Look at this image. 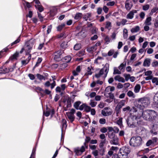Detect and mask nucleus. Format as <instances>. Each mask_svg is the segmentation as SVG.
<instances>
[{"instance_id":"c756f323","label":"nucleus","mask_w":158,"mask_h":158,"mask_svg":"<svg viewBox=\"0 0 158 158\" xmlns=\"http://www.w3.org/2000/svg\"><path fill=\"white\" fill-rule=\"evenodd\" d=\"M19 53L18 52H16L11 57L10 59L12 60H17V58L19 56Z\"/></svg>"},{"instance_id":"8fccbe9b","label":"nucleus","mask_w":158,"mask_h":158,"mask_svg":"<svg viewBox=\"0 0 158 158\" xmlns=\"http://www.w3.org/2000/svg\"><path fill=\"white\" fill-rule=\"evenodd\" d=\"M85 49H82L78 52V55L79 56H83L85 53Z\"/></svg>"},{"instance_id":"49530a36","label":"nucleus","mask_w":158,"mask_h":158,"mask_svg":"<svg viewBox=\"0 0 158 158\" xmlns=\"http://www.w3.org/2000/svg\"><path fill=\"white\" fill-rule=\"evenodd\" d=\"M64 59L65 62L68 63L71 60V57L70 56H68L64 57Z\"/></svg>"},{"instance_id":"4be33fe9","label":"nucleus","mask_w":158,"mask_h":158,"mask_svg":"<svg viewBox=\"0 0 158 158\" xmlns=\"http://www.w3.org/2000/svg\"><path fill=\"white\" fill-rule=\"evenodd\" d=\"M114 90V87L109 86L106 89L105 92L108 93V94H110L111 92L113 91Z\"/></svg>"},{"instance_id":"4d7b16f0","label":"nucleus","mask_w":158,"mask_h":158,"mask_svg":"<svg viewBox=\"0 0 158 158\" xmlns=\"http://www.w3.org/2000/svg\"><path fill=\"white\" fill-rule=\"evenodd\" d=\"M149 5L148 4H147L143 6L142 8L143 10H147L149 8Z\"/></svg>"},{"instance_id":"4468645a","label":"nucleus","mask_w":158,"mask_h":158,"mask_svg":"<svg viewBox=\"0 0 158 158\" xmlns=\"http://www.w3.org/2000/svg\"><path fill=\"white\" fill-rule=\"evenodd\" d=\"M137 12V10H135L130 11L126 16V18L128 19H132L134 17V14Z\"/></svg>"},{"instance_id":"473e14b6","label":"nucleus","mask_w":158,"mask_h":158,"mask_svg":"<svg viewBox=\"0 0 158 158\" xmlns=\"http://www.w3.org/2000/svg\"><path fill=\"white\" fill-rule=\"evenodd\" d=\"M123 36L125 39H127L128 37V31L126 28H124L123 30Z\"/></svg>"},{"instance_id":"2eb2a0df","label":"nucleus","mask_w":158,"mask_h":158,"mask_svg":"<svg viewBox=\"0 0 158 158\" xmlns=\"http://www.w3.org/2000/svg\"><path fill=\"white\" fill-rule=\"evenodd\" d=\"M142 115L143 118L146 120H148L150 119L148 110L143 111Z\"/></svg>"},{"instance_id":"e2e57ef3","label":"nucleus","mask_w":158,"mask_h":158,"mask_svg":"<svg viewBox=\"0 0 158 158\" xmlns=\"http://www.w3.org/2000/svg\"><path fill=\"white\" fill-rule=\"evenodd\" d=\"M91 107L86 104L85 106V110L87 112H89L91 110Z\"/></svg>"},{"instance_id":"393cba45","label":"nucleus","mask_w":158,"mask_h":158,"mask_svg":"<svg viewBox=\"0 0 158 158\" xmlns=\"http://www.w3.org/2000/svg\"><path fill=\"white\" fill-rule=\"evenodd\" d=\"M66 121L65 119H63L62 120V127L61 128L62 132L63 130L65 129L67 127Z\"/></svg>"},{"instance_id":"09e8293b","label":"nucleus","mask_w":158,"mask_h":158,"mask_svg":"<svg viewBox=\"0 0 158 158\" xmlns=\"http://www.w3.org/2000/svg\"><path fill=\"white\" fill-rule=\"evenodd\" d=\"M123 76L125 78V80L126 81H127L130 78V75L129 74H127L124 73L123 75Z\"/></svg>"},{"instance_id":"f03ea898","label":"nucleus","mask_w":158,"mask_h":158,"mask_svg":"<svg viewBox=\"0 0 158 158\" xmlns=\"http://www.w3.org/2000/svg\"><path fill=\"white\" fill-rule=\"evenodd\" d=\"M109 70V65L108 64H106L105 66L99 71L98 73L96 74L95 76L97 78L102 76L105 78L107 76V75Z\"/></svg>"},{"instance_id":"5fc2aeb1","label":"nucleus","mask_w":158,"mask_h":158,"mask_svg":"<svg viewBox=\"0 0 158 158\" xmlns=\"http://www.w3.org/2000/svg\"><path fill=\"white\" fill-rule=\"evenodd\" d=\"M81 48V45L80 44H77L75 45L74 48L76 50H78Z\"/></svg>"},{"instance_id":"f704fd0d","label":"nucleus","mask_w":158,"mask_h":158,"mask_svg":"<svg viewBox=\"0 0 158 158\" xmlns=\"http://www.w3.org/2000/svg\"><path fill=\"white\" fill-rule=\"evenodd\" d=\"M68 42L67 41H64L62 43L60 44V47L63 48H67L68 46Z\"/></svg>"},{"instance_id":"9b49d317","label":"nucleus","mask_w":158,"mask_h":158,"mask_svg":"<svg viewBox=\"0 0 158 158\" xmlns=\"http://www.w3.org/2000/svg\"><path fill=\"white\" fill-rule=\"evenodd\" d=\"M109 109L108 107H106L102 110L101 114L103 116H106L112 114V111L111 110L108 111Z\"/></svg>"},{"instance_id":"c85d7f7f","label":"nucleus","mask_w":158,"mask_h":158,"mask_svg":"<svg viewBox=\"0 0 158 158\" xmlns=\"http://www.w3.org/2000/svg\"><path fill=\"white\" fill-rule=\"evenodd\" d=\"M150 60L149 59H146L145 60L143 65L144 66H149L150 65Z\"/></svg>"},{"instance_id":"69168bd1","label":"nucleus","mask_w":158,"mask_h":158,"mask_svg":"<svg viewBox=\"0 0 158 158\" xmlns=\"http://www.w3.org/2000/svg\"><path fill=\"white\" fill-rule=\"evenodd\" d=\"M110 40L108 36H106L105 38V41L108 44L110 42Z\"/></svg>"},{"instance_id":"c03bdc74","label":"nucleus","mask_w":158,"mask_h":158,"mask_svg":"<svg viewBox=\"0 0 158 158\" xmlns=\"http://www.w3.org/2000/svg\"><path fill=\"white\" fill-rule=\"evenodd\" d=\"M125 7L127 10H130L132 7V5L130 4L129 3L126 2L125 4Z\"/></svg>"},{"instance_id":"bf43d9fd","label":"nucleus","mask_w":158,"mask_h":158,"mask_svg":"<svg viewBox=\"0 0 158 158\" xmlns=\"http://www.w3.org/2000/svg\"><path fill=\"white\" fill-rule=\"evenodd\" d=\"M35 151L36 148H34L33 149L31 156L30 158H34L35 155Z\"/></svg>"},{"instance_id":"2f4dec72","label":"nucleus","mask_w":158,"mask_h":158,"mask_svg":"<svg viewBox=\"0 0 158 158\" xmlns=\"http://www.w3.org/2000/svg\"><path fill=\"white\" fill-rule=\"evenodd\" d=\"M141 87L139 85L137 84L136 85L134 88V92L135 93H138Z\"/></svg>"},{"instance_id":"20e7f679","label":"nucleus","mask_w":158,"mask_h":158,"mask_svg":"<svg viewBox=\"0 0 158 158\" xmlns=\"http://www.w3.org/2000/svg\"><path fill=\"white\" fill-rule=\"evenodd\" d=\"M137 116L135 115H133L129 117L126 121L128 125L130 127H135V123L136 120Z\"/></svg>"},{"instance_id":"e433bc0d","label":"nucleus","mask_w":158,"mask_h":158,"mask_svg":"<svg viewBox=\"0 0 158 158\" xmlns=\"http://www.w3.org/2000/svg\"><path fill=\"white\" fill-rule=\"evenodd\" d=\"M117 123L118 124V125L121 127H123V125L122 124V118H119V119L117 120Z\"/></svg>"},{"instance_id":"0e129e2a","label":"nucleus","mask_w":158,"mask_h":158,"mask_svg":"<svg viewBox=\"0 0 158 158\" xmlns=\"http://www.w3.org/2000/svg\"><path fill=\"white\" fill-rule=\"evenodd\" d=\"M67 66V64L66 63H64L60 64V67L61 69H64Z\"/></svg>"},{"instance_id":"7ed1b4c3","label":"nucleus","mask_w":158,"mask_h":158,"mask_svg":"<svg viewBox=\"0 0 158 158\" xmlns=\"http://www.w3.org/2000/svg\"><path fill=\"white\" fill-rule=\"evenodd\" d=\"M142 143V140L140 136L132 137L130 141V145L133 147H138Z\"/></svg>"},{"instance_id":"ddd939ff","label":"nucleus","mask_w":158,"mask_h":158,"mask_svg":"<svg viewBox=\"0 0 158 158\" xmlns=\"http://www.w3.org/2000/svg\"><path fill=\"white\" fill-rule=\"evenodd\" d=\"M144 74L145 76H147L145 78V79L147 80H149L152 79L153 75L152 71L150 70L144 72Z\"/></svg>"},{"instance_id":"4c0bfd02","label":"nucleus","mask_w":158,"mask_h":158,"mask_svg":"<svg viewBox=\"0 0 158 158\" xmlns=\"http://www.w3.org/2000/svg\"><path fill=\"white\" fill-rule=\"evenodd\" d=\"M103 60V58L101 57H98L94 61V63L96 64L100 63Z\"/></svg>"},{"instance_id":"412c9836","label":"nucleus","mask_w":158,"mask_h":158,"mask_svg":"<svg viewBox=\"0 0 158 158\" xmlns=\"http://www.w3.org/2000/svg\"><path fill=\"white\" fill-rule=\"evenodd\" d=\"M136 120V121L135 123L136 124H135V127H136L138 126H139L140 125H141L143 124V122L142 120L140 119V118L139 117H138L137 116Z\"/></svg>"},{"instance_id":"c9c22d12","label":"nucleus","mask_w":158,"mask_h":158,"mask_svg":"<svg viewBox=\"0 0 158 158\" xmlns=\"http://www.w3.org/2000/svg\"><path fill=\"white\" fill-rule=\"evenodd\" d=\"M65 24L64 23H62L59 25L57 27V31H61L65 27Z\"/></svg>"},{"instance_id":"0eeeda50","label":"nucleus","mask_w":158,"mask_h":158,"mask_svg":"<svg viewBox=\"0 0 158 158\" xmlns=\"http://www.w3.org/2000/svg\"><path fill=\"white\" fill-rule=\"evenodd\" d=\"M75 112V110L74 109H72L70 112L66 113L67 117L71 122H72L74 120L75 117L74 114Z\"/></svg>"},{"instance_id":"6e6d98bb","label":"nucleus","mask_w":158,"mask_h":158,"mask_svg":"<svg viewBox=\"0 0 158 158\" xmlns=\"http://www.w3.org/2000/svg\"><path fill=\"white\" fill-rule=\"evenodd\" d=\"M99 122L101 124H104L106 123V120L104 118H100L99 120Z\"/></svg>"},{"instance_id":"3c124183","label":"nucleus","mask_w":158,"mask_h":158,"mask_svg":"<svg viewBox=\"0 0 158 158\" xmlns=\"http://www.w3.org/2000/svg\"><path fill=\"white\" fill-rule=\"evenodd\" d=\"M152 82L153 83H155L156 85H158L157 82H158V78L157 77H152Z\"/></svg>"},{"instance_id":"6e6552de","label":"nucleus","mask_w":158,"mask_h":158,"mask_svg":"<svg viewBox=\"0 0 158 158\" xmlns=\"http://www.w3.org/2000/svg\"><path fill=\"white\" fill-rule=\"evenodd\" d=\"M130 152V150L128 147H123L120 149L118 154L128 155Z\"/></svg>"},{"instance_id":"a18cd8bd","label":"nucleus","mask_w":158,"mask_h":158,"mask_svg":"<svg viewBox=\"0 0 158 158\" xmlns=\"http://www.w3.org/2000/svg\"><path fill=\"white\" fill-rule=\"evenodd\" d=\"M126 65V63H123L120 64V65L118 66V68L119 70L120 71L122 70L123 69Z\"/></svg>"},{"instance_id":"79ce46f5","label":"nucleus","mask_w":158,"mask_h":158,"mask_svg":"<svg viewBox=\"0 0 158 158\" xmlns=\"http://www.w3.org/2000/svg\"><path fill=\"white\" fill-rule=\"evenodd\" d=\"M97 104V102L94 100H91L89 105L92 107H95Z\"/></svg>"},{"instance_id":"7c9ffc66","label":"nucleus","mask_w":158,"mask_h":158,"mask_svg":"<svg viewBox=\"0 0 158 158\" xmlns=\"http://www.w3.org/2000/svg\"><path fill=\"white\" fill-rule=\"evenodd\" d=\"M92 70H93V69L92 67L90 68L88 67L87 68V72L85 74L86 75H91L92 73Z\"/></svg>"},{"instance_id":"a878e982","label":"nucleus","mask_w":158,"mask_h":158,"mask_svg":"<svg viewBox=\"0 0 158 158\" xmlns=\"http://www.w3.org/2000/svg\"><path fill=\"white\" fill-rule=\"evenodd\" d=\"M82 16V14L81 13H78L75 15L74 18L76 20L80 19Z\"/></svg>"},{"instance_id":"de8ad7c7","label":"nucleus","mask_w":158,"mask_h":158,"mask_svg":"<svg viewBox=\"0 0 158 158\" xmlns=\"http://www.w3.org/2000/svg\"><path fill=\"white\" fill-rule=\"evenodd\" d=\"M35 89L37 92L40 93L41 94H42L43 92H44V90L43 89L39 87H36Z\"/></svg>"},{"instance_id":"58836bf2","label":"nucleus","mask_w":158,"mask_h":158,"mask_svg":"<svg viewBox=\"0 0 158 158\" xmlns=\"http://www.w3.org/2000/svg\"><path fill=\"white\" fill-rule=\"evenodd\" d=\"M36 76L37 77V78L40 81H41L43 80H45V77L43 76L40 75L39 74H37L36 75Z\"/></svg>"},{"instance_id":"9d476101","label":"nucleus","mask_w":158,"mask_h":158,"mask_svg":"<svg viewBox=\"0 0 158 158\" xmlns=\"http://www.w3.org/2000/svg\"><path fill=\"white\" fill-rule=\"evenodd\" d=\"M139 103H141L143 106L146 107L149 103V102L148 98H142L139 100Z\"/></svg>"},{"instance_id":"423d86ee","label":"nucleus","mask_w":158,"mask_h":158,"mask_svg":"<svg viewBox=\"0 0 158 158\" xmlns=\"http://www.w3.org/2000/svg\"><path fill=\"white\" fill-rule=\"evenodd\" d=\"M73 100H72L71 98L69 97H67L64 98L63 102L65 105H66V107H64V110H68V108H70L71 107V102H73Z\"/></svg>"},{"instance_id":"052dcab7","label":"nucleus","mask_w":158,"mask_h":158,"mask_svg":"<svg viewBox=\"0 0 158 158\" xmlns=\"http://www.w3.org/2000/svg\"><path fill=\"white\" fill-rule=\"evenodd\" d=\"M106 142V139H104V140H102L101 141L100 143L99 146L100 147H103L104 144Z\"/></svg>"},{"instance_id":"f257e3e1","label":"nucleus","mask_w":158,"mask_h":158,"mask_svg":"<svg viewBox=\"0 0 158 158\" xmlns=\"http://www.w3.org/2000/svg\"><path fill=\"white\" fill-rule=\"evenodd\" d=\"M91 138L90 137L86 136L85 139V142L84 145L81 148H77L74 149V152L77 155H81L83 152L85 151L86 149H87L88 145L87 144L89 141H90Z\"/></svg>"},{"instance_id":"774afa93","label":"nucleus","mask_w":158,"mask_h":158,"mask_svg":"<svg viewBox=\"0 0 158 158\" xmlns=\"http://www.w3.org/2000/svg\"><path fill=\"white\" fill-rule=\"evenodd\" d=\"M103 9L105 13H108L109 9L106 6H104Z\"/></svg>"},{"instance_id":"1a4fd4ad","label":"nucleus","mask_w":158,"mask_h":158,"mask_svg":"<svg viewBox=\"0 0 158 158\" xmlns=\"http://www.w3.org/2000/svg\"><path fill=\"white\" fill-rule=\"evenodd\" d=\"M63 52L59 50L55 52L54 54V59L56 61H59L61 58Z\"/></svg>"},{"instance_id":"a211bd4d","label":"nucleus","mask_w":158,"mask_h":158,"mask_svg":"<svg viewBox=\"0 0 158 158\" xmlns=\"http://www.w3.org/2000/svg\"><path fill=\"white\" fill-rule=\"evenodd\" d=\"M114 78L115 80L118 81L119 82H121L123 83H124L125 82V80L124 78L123 77H121L119 75L116 76Z\"/></svg>"},{"instance_id":"6ab92c4d","label":"nucleus","mask_w":158,"mask_h":158,"mask_svg":"<svg viewBox=\"0 0 158 158\" xmlns=\"http://www.w3.org/2000/svg\"><path fill=\"white\" fill-rule=\"evenodd\" d=\"M152 18L151 17H149L146 18L144 22V24L148 26H150L152 25Z\"/></svg>"},{"instance_id":"aec40b11","label":"nucleus","mask_w":158,"mask_h":158,"mask_svg":"<svg viewBox=\"0 0 158 158\" xmlns=\"http://www.w3.org/2000/svg\"><path fill=\"white\" fill-rule=\"evenodd\" d=\"M97 49V48H95V46H93L88 47L87 48V50L89 52L92 53L95 51Z\"/></svg>"},{"instance_id":"603ef678","label":"nucleus","mask_w":158,"mask_h":158,"mask_svg":"<svg viewBox=\"0 0 158 158\" xmlns=\"http://www.w3.org/2000/svg\"><path fill=\"white\" fill-rule=\"evenodd\" d=\"M121 73V72L120 70H119L116 68H114V74H120Z\"/></svg>"},{"instance_id":"5701e85b","label":"nucleus","mask_w":158,"mask_h":158,"mask_svg":"<svg viewBox=\"0 0 158 158\" xmlns=\"http://www.w3.org/2000/svg\"><path fill=\"white\" fill-rule=\"evenodd\" d=\"M116 157L117 158H128V155H123V154H118V155L114 156L112 158H115Z\"/></svg>"},{"instance_id":"338daca9","label":"nucleus","mask_w":158,"mask_h":158,"mask_svg":"<svg viewBox=\"0 0 158 158\" xmlns=\"http://www.w3.org/2000/svg\"><path fill=\"white\" fill-rule=\"evenodd\" d=\"M154 51L153 49L152 48H149L147 49V53L148 54H152Z\"/></svg>"},{"instance_id":"f3484780","label":"nucleus","mask_w":158,"mask_h":158,"mask_svg":"<svg viewBox=\"0 0 158 158\" xmlns=\"http://www.w3.org/2000/svg\"><path fill=\"white\" fill-rule=\"evenodd\" d=\"M149 115H150V118H154L157 115L156 112L154 110H148Z\"/></svg>"},{"instance_id":"680f3d73","label":"nucleus","mask_w":158,"mask_h":158,"mask_svg":"<svg viewBox=\"0 0 158 158\" xmlns=\"http://www.w3.org/2000/svg\"><path fill=\"white\" fill-rule=\"evenodd\" d=\"M20 40V37H19L16 40L14 41L13 42L11 43V46H12L14 44H16L19 42Z\"/></svg>"},{"instance_id":"13d9d810","label":"nucleus","mask_w":158,"mask_h":158,"mask_svg":"<svg viewBox=\"0 0 158 158\" xmlns=\"http://www.w3.org/2000/svg\"><path fill=\"white\" fill-rule=\"evenodd\" d=\"M25 51L26 52V55H27L28 54H29L30 52H28L27 51H26L25 50V47L24 46V47L22 48L20 52V53H22L23 52Z\"/></svg>"},{"instance_id":"bb28decb","label":"nucleus","mask_w":158,"mask_h":158,"mask_svg":"<svg viewBox=\"0 0 158 158\" xmlns=\"http://www.w3.org/2000/svg\"><path fill=\"white\" fill-rule=\"evenodd\" d=\"M125 101L124 100H122L118 104L117 108L118 107L119 109H120L122 107L125 105Z\"/></svg>"},{"instance_id":"37998d69","label":"nucleus","mask_w":158,"mask_h":158,"mask_svg":"<svg viewBox=\"0 0 158 158\" xmlns=\"http://www.w3.org/2000/svg\"><path fill=\"white\" fill-rule=\"evenodd\" d=\"M127 96L130 97L135 98V96L134 93L131 91H129L127 94Z\"/></svg>"},{"instance_id":"dca6fc26","label":"nucleus","mask_w":158,"mask_h":158,"mask_svg":"<svg viewBox=\"0 0 158 158\" xmlns=\"http://www.w3.org/2000/svg\"><path fill=\"white\" fill-rule=\"evenodd\" d=\"M31 57V55L29 54L27 58L25 60H22L21 61V63L23 65H25L27 64L29 62Z\"/></svg>"},{"instance_id":"cd10ccee","label":"nucleus","mask_w":158,"mask_h":158,"mask_svg":"<svg viewBox=\"0 0 158 158\" xmlns=\"http://www.w3.org/2000/svg\"><path fill=\"white\" fill-rule=\"evenodd\" d=\"M111 23L110 22L108 21L106 22V24L105 26V28L106 29L110 30L111 29Z\"/></svg>"},{"instance_id":"39448f33","label":"nucleus","mask_w":158,"mask_h":158,"mask_svg":"<svg viewBox=\"0 0 158 158\" xmlns=\"http://www.w3.org/2000/svg\"><path fill=\"white\" fill-rule=\"evenodd\" d=\"M35 42V40L32 39L26 42L24 46L26 50L28 52H30Z\"/></svg>"},{"instance_id":"f8f14e48","label":"nucleus","mask_w":158,"mask_h":158,"mask_svg":"<svg viewBox=\"0 0 158 158\" xmlns=\"http://www.w3.org/2000/svg\"><path fill=\"white\" fill-rule=\"evenodd\" d=\"M114 136V135L113 133L110 135L109 134V137L110 138H112V139L111 141V143L113 144L117 145L118 143V139L116 136Z\"/></svg>"},{"instance_id":"72a5a7b5","label":"nucleus","mask_w":158,"mask_h":158,"mask_svg":"<svg viewBox=\"0 0 158 158\" xmlns=\"http://www.w3.org/2000/svg\"><path fill=\"white\" fill-rule=\"evenodd\" d=\"M35 6L40 12H41L44 10V8L40 4L35 5Z\"/></svg>"},{"instance_id":"a19ab883","label":"nucleus","mask_w":158,"mask_h":158,"mask_svg":"<svg viewBox=\"0 0 158 158\" xmlns=\"http://www.w3.org/2000/svg\"><path fill=\"white\" fill-rule=\"evenodd\" d=\"M81 102L80 101H77L75 102L73 106L74 108L77 110H78L79 106L81 104Z\"/></svg>"},{"instance_id":"ea45409f","label":"nucleus","mask_w":158,"mask_h":158,"mask_svg":"<svg viewBox=\"0 0 158 158\" xmlns=\"http://www.w3.org/2000/svg\"><path fill=\"white\" fill-rule=\"evenodd\" d=\"M91 16V14L90 13H88L84 15L83 18L86 21L88 20Z\"/></svg>"},{"instance_id":"b1692460","label":"nucleus","mask_w":158,"mask_h":158,"mask_svg":"<svg viewBox=\"0 0 158 158\" xmlns=\"http://www.w3.org/2000/svg\"><path fill=\"white\" fill-rule=\"evenodd\" d=\"M139 30V26H136L131 28V31L133 33H135L138 31Z\"/></svg>"},{"instance_id":"864d4df0","label":"nucleus","mask_w":158,"mask_h":158,"mask_svg":"<svg viewBox=\"0 0 158 158\" xmlns=\"http://www.w3.org/2000/svg\"><path fill=\"white\" fill-rule=\"evenodd\" d=\"M42 60V58H39L36 63V64L34 67V68L38 66L39 65V64L41 62Z\"/></svg>"}]
</instances>
